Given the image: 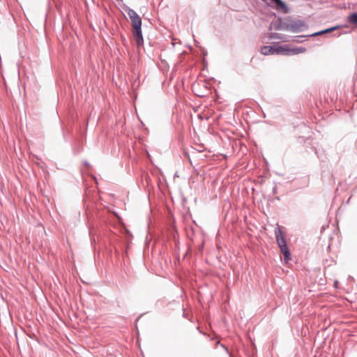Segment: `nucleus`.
Masks as SVG:
<instances>
[{
    "mask_svg": "<svg viewBox=\"0 0 357 357\" xmlns=\"http://www.w3.org/2000/svg\"><path fill=\"white\" fill-rule=\"evenodd\" d=\"M279 248L280 249V252L284 256V260L285 261V262H288L289 261H290L291 259V255L289 248L287 247V245H283V246H280Z\"/></svg>",
    "mask_w": 357,
    "mask_h": 357,
    "instance_id": "nucleus-7",
    "label": "nucleus"
},
{
    "mask_svg": "<svg viewBox=\"0 0 357 357\" xmlns=\"http://www.w3.org/2000/svg\"><path fill=\"white\" fill-rule=\"evenodd\" d=\"M284 54L285 56L296 55L305 53L307 50L304 47H291L289 45H284Z\"/></svg>",
    "mask_w": 357,
    "mask_h": 357,
    "instance_id": "nucleus-3",
    "label": "nucleus"
},
{
    "mask_svg": "<svg viewBox=\"0 0 357 357\" xmlns=\"http://www.w3.org/2000/svg\"><path fill=\"white\" fill-rule=\"evenodd\" d=\"M275 199L279 200V199H280V197H275Z\"/></svg>",
    "mask_w": 357,
    "mask_h": 357,
    "instance_id": "nucleus-18",
    "label": "nucleus"
},
{
    "mask_svg": "<svg viewBox=\"0 0 357 357\" xmlns=\"http://www.w3.org/2000/svg\"><path fill=\"white\" fill-rule=\"evenodd\" d=\"M307 38V36L305 35L296 36L292 37L291 41L300 43H303L305 40V38Z\"/></svg>",
    "mask_w": 357,
    "mask_h": 357,
    "instance_id": "nucleus-9",
    "label": "nucleus"
},
{
    "mask_svg": "<svg viewBox=\"0 0 357 357\" xmlns=\"http://www.w3.org/2000/svg\"><path fill=\"white\" fill-rule=\"evenodd\" d=\"M273 37L275 38L282 39V38L280 37L278 33H273Z\"/></svg>",
    "mask_w": 357,
    "mask_h": 357,
    "instance_id": "nucleus-16",
    "label": "nucleus"
},
{
    "mask_svg": "<svg viewBox=\"0 0 357 357\" xmlns=\"http://www.w3.org/2000/svg\"><path fill=\"white\" fill-rule=\"evenodd\" d=\"M274 46L264 45L261 48V53L264 55L273 54Z\"/></svg>",
    "mask_w": 357,
    "mask_h": 357,
    "instance_id": "nucleus-8",
    "label": "nucleus"
},
{
    "mask_svg": "<svg viewBox=\"0 0 357 357\" xmlns=\"http://www.w3.org/2000/svg\"><path fill=\"white\" fill-rule=\"evenodd\" d=\"M349 21L350 22V23H351L353 24H357V13H352L349 17Z\"/></svg>",
    "mask_w": 357,
    "mask_h": 357,
    "instance_id": "nucleus-12",
    "label": "nucleus"
},
{
    "mask_svg": "<svg viewBox=\"0 0 357 357\" xmlns=\"http://www.w3.org/2000/svg\"><path fill=\"white\" fill-rule=\"evenodd\" d=\"M268 4L275 7L278 10L282 13H287L289 8L286 3L282 0H267Z\"/></svg>",
    "mask_w": 357,
    "mask_h": 357,
    "instance_id": "nucleus-4",
    "label": "nucleus"
},
{
    "mask_svg": "<svg viewBox=\"0 0 357 357\" xmlns=\"http://www.w3.org/2000/svg\"><path fill=\"white\" fill-rule=\"evenodd\" d=\"M274 28L276 30L287 31L293 33H301L307 29L308 25L303 20L289 17L284 18V20L280 19V21L275 24Z\"/></svg>",
    "mask_w": 357,
    "mask_h": 357,
    "instance_id": "nucleus-1",
    "label": "nucleus"
},
{
    "mask_svg": "<svg viewBox=\"0 0 357 357\" xmlns=\"http://www.w3.org/2000/svg\"><path fill=\"white\" fill-rule=\"evenodd\" d=\"M284 50V45H280V46H275L274 45L273 54H281V55H283Z\"/></svg>",
    "mask_w": 357,
    "mask_h": 357,
    "instance_id": "nucleus-11",
    "label": "nucleus"
},
{
    "mask_svg": "<svg viewBox=\"0 0 357 357\" xmlns=\"http://www.w3.org/2000/svg\"><path fill=\"white\" fill-rule=\"evenodd\" d=\"M340 27V26H332V27H330V28H328V29L319 31V33H320L321 35H323V34H325V33H331V32L337 30Z\"/></svg>",
    "mask_w": 357,
    "mask_h": 357,
    "instance_id": "nucleus-10",
    "label": "nucleus"
},
{
    "mask_svg": "<svg viewBox=\"0 0 357 357\" xmlns=\"http://www.w3.org/2000/svg\"><path fill=\"white\" fill-rule=\"evenodd\" d=\"M84 165H85L86 167H90V165H89V163L87 161H84Z\"/></svg>",
    "mask_w": 357,
    "mask_h": 357,
    "instance_id": "nucleus-17",
    "label": "nucleus"
},
{
    "mask_svg": "<svg viewBox=\"0 0 357 357\" xmlns=\"http://www.w3.org/2000/svg\"><path fill=\"white\" fill-rule=\"evenodd\" d=\"M274 234L276 238L277 244L279 247L283 246V245H287V241L284 235L283 234L281 228L279 225H278L274 230Z\"/></svg>",
    "mask_w": 357,
    "mask_h": 357,
    "instance_id": "nucleus-5",
    "label": "nucleus"
},
{
    "mask_svg": "<svg viewBox=\"0 0 357 357\" xmlns=\"http://www.w3.org/2000/svg\"><path fill=\"white\" fill-rule=\"evenodd\" d=\"M222 347H223L225 349V350L226 351V352L229 354V355H231L230 353H229V351L227 347H226L225 345L222 344L221 345Z\"/></svg>",
    "mask_w": 357,
    "mask_h": 357,
    "instance_id": "nucleus-15",
    "label": "nucleus"
},
{
    "mask_svg": "<svg viewBox=\"0 0 357 357\" xmlns=\"http://www.w3.org/2000/svg\"><path fill=\"white\" fill-rule=\"evenodd\" d=\"M133 38L137 46H142L144 44V38L142 36V27L133 29L132 30Z\"/></svg>",
    "mask_w": 357,
    "mask_h": 357,
    "instance_id": "nucleus-6",
    "label": "nucleus"
},
{
    "mask_svg": "<svg viewBox=\"0 0 357 357\" xmlns=\"http://www.w3.org/2000/svg\"><path fill=\"white\" fill-rule=\"evenodd\" d=\"M127 14L131 21L133 29L142 27V19L134 10L128 8Z\"/></svg>",
    "mask_w": 357,
    "mask_h": 357,
    "instance_id": "nucleus-2",
    "label": "nucleus"
},
{
    "mask_svg": "<svg viewBox=\"0 0 357 357\" xmlns=\"http://www.w3.org/2000/svg\"><path fill=\"white\" fill-rule=\"evenodd\" d=\"M307 36L308 38V37H315V36H321V34H320L319 31H317V32H314L312 34H308Z\"/></svg>",
    "mask_w": 357,
    "mask_h": 357,
    "instance_id": "nucleus-13",
    "label": "nucleus"
},
{
    "mask_svg": "<svg viewBox=\"0 0 357 357\" xmlns=\"http://www.w3.org/2000/svg\"><path fill=\"white\" fill-rule=\"evenodd\" d=\"M278 193V187L276 184H274V186L272 188V194L275 195Z\"/></svg>",
    "mask_w": 357,
    "mask_h": 357,
    "instance_id": "nucleus-14",
    "label": "nucleus"
}]
</instances>
